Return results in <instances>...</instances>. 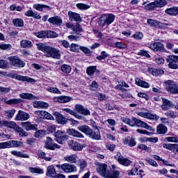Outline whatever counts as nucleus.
<instances>
[{"instance_id": "1", "label": "nucleus", "mask_w": 178, "mask_h": 178, "mask_svg": "<svg viewBox=\"0 0 178 178\" xmlns=\"http://www.w3.org/2000/svg\"><path fill=\"white\" fill-rule=\"evenodd\" d=\"M37 48L38 51H42L45 54L47 58H53V59H60V54H59V50L48 46L44 43H37Z\"/></svg>"}, {"instance_id": "2", "label": "nucleus", "mask_w": 178, "mask_h": 178, "mask_svg": "<svg viewBox=\"0 0 178 178\" xmlns=\"http://www.w3.org/2000/svg\"><path fill=\"white\" fill-rule=\"evenodd\" d=\"M122 122L127 124H129V126H131L132 127L137 126L138 127H144L145 129H147V130H149V131H155V129L152 128V127L136 118H132V119L125 118H123Z\"/></svg>"}, {"instance_id": "3", "label": "nucleus", "mask_w": 178, "mask_h": 178, "mask_svg": "<svg viewBox=\"0 0 178 178\" xmlns=\"http://www.w3.org/2000/svg\"><path fill=\"white\" fill-rule=\"evenodd\" d=\"M115 22V15L113 14L103 15L98 20V24L100 27H105L106 26H109Z\"/></svg>"}, {"instance_id": "4", "label": "nucleus", "mask_w": 178, "mask_h": 178, "mask_svg": "<svg viewBox=\"0 0 178 178\" xmlns=\"http://www.w3.org/2000/svg\"><path fill=\"white\" fill-rule=\"evenodd\" d=\"M21 126L26 130V131H29V130H33L35 132V134H45L46 131L44 130H38V125L35 124H32L30 122H22Z\"/></svg>"}, {"instance_id": "5", "label": "nucleus", "mask_w": 178, "mask_h": 178, "mask_svg": "<svg viewBox=\"0 0 178 178\" xmlns=\"http://www.w3.org/2000/svg\"><path fill=\"white\" fill-rule=\"evenodd\" d=\"M1 123L2 124H3V126H6V127H8L9 129H13V130H15L16 133H18V134H26V131H24V129H23V128L16 124V122H15L3 121L1 122Z\"/></svg>"}, {"instance_id": "6", "label": "nucleus", "mask_w": 178, "mask_h": 178, "mask_svg": "<svg viewBox=\"0 0 178 178\" xmlns=\"http://www.w3.org/2000/svg\"><path fill=\"white\" fill-rule=\"evenodd\" d=\"M8 59L10 65L14 66V67H24L26 66V63L16 56H10Z\"/></svg>"}, {"instance_id": "7", "label": "nucleus", "mask_w": 178, "mask_h": 178, "mask_svg": "<svg viewBox=\"0 0 178 178\" xmlns=\"http://www.w3.org/2000/svg\"><path fill=\"white\" fill-rule=\"evenodd\" d=\"M56 168L58 169H62L65 173H72V172H77V167L74 165H70L69 163L57 164Z\"/></svg>"}, {"instance_id": "8", "label": "nucleus", "mask_w": 178, "mask_h": 178, "mask_svg": "<svg viewBox=\"0 0 178 178\" xmlns=\"http://www.w3.org/2000/svg\"><path fill=\"white\" fill-rule=\"evenodd\" d=\"M115 159L118 161L120 165H122L123 166H130L133 162L129 160V159L124 158L120 152L117 153L116 156H115Z\"/></svg>"}, {"instance_id": "9", "label": "nucleus", "mask_w": 178, "mask_h": 178, "mask_svg": "<svg viewBox=\"0 0 178 178\" xmlns=\"http://www.w3.org/2000/svg\"><path fill=\"white\" fill-rule=\"evenodd\" d=\"M97 172L100 176L102 177H106L108 173L109 172V170H108V165L106 163H97Z\"/></svg>"}, {"instance_id": "10", "label": "nucleus", "mask_w": 178, "mask_h": 178, "mask_svg": "<svg viewBox=\"0 0 178 178\" xmlns=\"http://www.w3.org/2000/svg\"><path fill=\"white\" fill-rule=\"evenodd\" d=\"M167 91L170 94H178V86L173 81H167L165 82Z\"/></svg>"}, {"instance_id": "11", "label": "nucleus", "mask_w": 178, "mask_h": 178, "mask_svg": "<svg viewBox=\"0 0 178 178\" xmlns=\"http://www.w3.org/2000/svg\"><path fill=\"white\" fill-rule=\"evenodd\" d=\"M47 20L50 24H52V26H55L56 27H62V26H63V21L60 16L56 15L54 17H51Z\"/></svg>"}, {"instance_id": "12", "label": "nucleus", "mask_w": 178, "mask_h": 178, "mask_svg": "<svg viewBox=\"0 0 178 178\" xmlns=\"http://www.w3.org/2000/svg\"><path fill=\"white\" fill-rule=\"evenodd\" d=\"M11 79H15L16 80H19V81H26V83H35V79L29 77L24 76L22 75H19L17 74H11Z\"/></svg>"}, {"instance_id": "13", "label": "nucleus", "mask_w": 178, "mask_h": 178, "mask_svg": "<svg viewBox=\"0 0 178 178\" xmlns=\"http://www.w3.org/2000/svg\"><path fill=\"white\" fill-rule=\"evenodd\" d=\"M44 148H46L47 149H51V151H55L56 148L59 149V148H60V146H59V145L54 143L52 141V138H47V139L45 141Z\"/></svg>"}, {"instance_id": "14", "label": "nucleus", "mask_w": 178, "mask_h": 178, "mask_svg": "<svg viewBox=\"0 0 178 178\" xmlns=\"http://www.w3.org/2000/svg\"><path fill=\"white\" fill-rule=\"evenodd\" d=\"M170 69H178L177 60L175 56L170 55L166 58Z\"/></svg>"}, {"instance_id": "15", "label": "nucleus", "mask_w": 178, "mask_h": 178, "mask_svg": "<svg viewBox=\"0 0 178 178\" xmlns=\"http://www.w3.org/2000/svg\"><path fill=\"white\" fill-rule=\"evenodd\" d=\"M162 105H161V109L163 111H169V109H172L173 106H175V104H173V102L165 99V97H162Z\"/></svg>"}, {"instance_id": "16", "label": "nucleus", "mask_w": 178, "mask_h": 178, "mask_svg": "<svg viewBox=\"0 0 178 178\" xmlns=\"http://www.w3.org/2000/svg\"><path fill=\"white\" fill-rule=\"evenodd\" d=\"M69 145L71 149L73 151H82L84 147H86V145H81L75 140H70L69 142Z\"/></svg>"}, {"instance_id": "17", "label": "nucleus", "mask_w": 178, "mask_h": 178, "mask_svg": "<svg viewBox=\"0 0 178 178\" xmlns=\"http://www.w3.org/2000/svg\"><path fill=\"white\" fill-rule=\"evenodd\" d=\"M68 17L70 22H78L80 23L83 20L81 17H80V14L72 11H68Z\"/></svg>"}, {"instance_id": "18", "label": "nucleus", "mask_w": 178, "mask_h": 178, "mask_svg": "<svg viewBox=\"0 0 178 178\" xmlns=\"http://www.w3.org/2000/svg\"><path fill=\"white\" fill-rule=\"evenodd\" d=\"M35 115H38L40 119H47V120H54V117L49 113L44 111H35Z\"/></svg>"}, {"instance_id": "19", "label": "nucleus", "mask_w": 178, "mask_h": 178, "mask_svg": "<svg viewBox=\"0 0 178 178\" xmlns=\"http://www.w3.org/2000/svg\"><path fill=\"white\" fill-rule=\"evenodd\" d=\"M138 115V116H141V118H145V119H150L151 120H158V119H159V116H158V115L150 113L139 112Z\"/></svg>"}, {"instance_id": "20", "label": "nucleus", "mask_w": 178, "mask_h": 178, "mask_svg": "<svg viewBox=\"0 0 178 178\" xmlns=\"http://www.w3.org/2000/svg\"><path fill=\"white\" fill-rule=\"evenodd\" d=\"M54 116L58 124H66V123H67L66 117L63 116V115L60 114L59 112L54 113Z\"/></svg>"}, {"instance_id": "21", "label": "nucleus", "mask_w": 178, "mask_h": 178, "mask_svg": "<svg viewBox=\"0 0 178 178\" xmlns=\"http://www.w3.org/2000/svg\"><path fill=\"white\" fill-rule=\"evenodd\" d=\"M73 98L70 96H60L54 97V102H59V104H66L67 102H70Z\"/></svg>"}, {"instance_id": "22", "label": "nucleus", "mask_w": 178, "mask_h": 178, "mask_svg": "<svg viewBox=\"0 0 178 178\" xmlns=\"http://www.w3.org/2000/svg\"><path fill=\"white\" fill-rule=\"evenodd\" d=\"M75 109L78 113H81V115H83V116H87V115H91L90 111L81 104H76Z\"/></svg>"}, {"instance_id": "23", "label": "nucleus", "mask_w": 178, "mask_h": 178, "mask_svg": "<svg viewBox=\"0 0 178 178\" xmlns=\"http://www.w3.org/2000/svg\"><path fill=\"white\" fill-rule=\"evenodd\" d=\"M30 119V114L22 111H19L18 114L15 117V120H29Z\"/></svg>"}, {"instance_id": "24", "label": "nucleus", "mask_w": 178, "mask_h": 178, "mask_svg": "<svg viewBox=\"0 0 178 178\" xmlns=\"http://www.w3.org/2000/svg\"><path fill=\"white\" fill-rule=\"evenodd\" d=\"M7 148H17L19 147H23L22 142L17 140H10L6 142Z\"/></svg>"}, {"instance_id": "25", "label": "nucleus", "mask_w": 178, "mask_h": 178, "mask_svg": "<svg viewBox=\"0 0 178 178\" xmlns=\"http://www.w3.org/2000/svg\"><path fill=\"white\" fill-rule=\"evenodd\" d=\"M149 48L155 52L158 51H163L164 49L163 44L158 42L150 44Z\"/></svg>"}, {"instance_id": "26", "label": "nucleus", "mask_w": 178, "mask_h": 178, "mask_svg": "<svg viewBox=\"0 0 178 178\" xmlns=\"http://www.w3.org/2000/svg\"><path fill=\"white\" fill-rule=\"evenodd\" d=\"M165 13L169 15V16H177L178 15V6H172L165 10Z\"/></svg>"}, {"instance_id": "27", "label": "nucleus", "mask_w": 178, "mask_h": 178, "mask_svg": "<svg viewBox=\"0 0 178 178\" xmlns=\"http://www.w3.org/2000/svg\"><path fill=\"white\" fill-rule=\"evenodd\" d=\"M147 72L152 76H159L160 74H163L165 73V71L163 70H159V69H155V68H151L148 67L147 68Z\"/></svg>"}, {"instance_id": "28", "label": "nucleus", "mask_w": 178, "mask_h": 178, "mask_svg": "<svg viewBox=\"0 0 178 178\" xmlns=\"http://www.w3.org/2000/svg\"><path fill=\"white\" fill-rule=\"evenodd\" d=\"M135 81L137 86H139V87H143V88H149V83H148L145 81H143L139 78H136Z\"/></svg>"}, {"instance_id": "29", "label": "nucleus", "mask_w": 178, "mask_h": 178, "mask_svg": "<svg viewBox=\"0 0 178 178\" xmlns=\"http://www.w3.org/2000/svg\"><path fill=\"white\" fill-rule=\"evenodd\" d=\"M46 175L48 176V177H55V176H56V171L55 170V168H54V165H50L47 167V172L46 173Z\"/></svg>"}, {"instance_id": "30", "label": "nucleus", "mask_w": 178, "mask_h": 178, "mask_svg": "<svg viewBox=\"0 0 178 178\" xmlns=\"http://www.w3.org/2000/svg\"><path fill=\"white\" fill-rule=\"evenodd\" d=\"M79 130L85 134H92V129L87 125H82L78 127Z\"/></svg>"}, {"instance_id": "31", "label": "nucleus", "mask_w": 178, "mask_h": 178, "mask_svg": "<svg viewBox=\"0 0 178 178\" xmlns=\"http://www.w3.org/2000/svg\"><path fill=\"white\" fill-rule=\"evenodd\" d=\"M156 131L159 134H166L168 133V127L163 124H160L156 127Z\"/></svg>"}, {"instance_id": "32", "label": "nucleus", "mask_w": 178, "mask_h": 178, "mask_svg": "<svg viewBox=\"0 0 178 178\" xmlns=\"http://www.w3.org/2000/svg\"><path fill=\"white\" fill-rule=\"evenodd\" d=\"M33 106H34V108H48L49 106V104H48V103H45L44 102L35 101L33 102Z\"/></svg>"}, {"instance_id": "33", "label": "nucleus", "mask_w": 178, "mask_h": 178, "mask_svg": "<svg viewBox=\"0 0 178 178\" xmlns=\"http://www.w3.org/2000/svg\"><path fill=\"white\" fill-rule=\"evenodd\" d=\"M63 111H64V112H67V113H70V115H72V116H74L76 119H83V116L79 115L77 112L70 108H63Z\"/></svg>"}, {"instance_id": "34", "label": "nucleus", "mask_w": 178, "mask_h": 178, "mask_svg": "<svg viewBox=\"0 0 178 178\" xmlns=\"http://www.w3.org/2000/svg\"><path fill=\"white\" fill-rule=\"evenodd\" d=\"M33 8L36 10H39V12H42V9H47V10H51V9H52L49 6L44 4H35Z\"/></svg>"}, {"instance_id": "35", "label": "nucleus", "mask_w": 178, "mask_h": 178, "mask_svg": "<svg viewBox=\"0 0 178 178\" xmlns=\"http://www.w3.org/2000/svg\"><path fill=\"white\" fill-rule=\"evenodd\" d=\"M124 144L129 145V147H135L136 143V140H134V138L128 136L124 140Z\"/></svg>"}, {"instance_id": "36", "label": "nucleus", "mask_w": 178, "mask_h": 178, "mask_svg": "<svg viewBox=\"0 0 178 178\" xmlns=\"http://www.w3.org/2000/svg\"><path fill=\"white\" fill-rule=\"evenodd\" d=\"M55 138L58 144H62L63 141H65V140H67V138H69V136L67 135L62 136L60 134H55Z\"/></svg>"}, {"instance_id": "37", "label": "nucleus", "mask_w": 178, "mask_h": 178, "mask_svg": "<svg viewBox=\"0 0 178 178\" xmlns=\"http://www.w3.org/2000/svg\"><path fill=\"white\" fill-rule=\"evenodd\" d=\"M20 98L22 99H37V97L33 96L31 93H21L19 95Z\"/></svg>"}, {"instance_id": "38", "label": "nucleus", "mask_w": 178, "mask_h": 178, "mask_svg": "<svg viewBox=\"0 0 178 178\" xmlns=\"http://www.w3.org/2000/svg\"><path fill=\"white\" fill-rule=\"evenodd\" d=\"M120 175V172L119 171H112L109 170L107 175L106 176V178H119V175Z\"/></svg>"}, {"instance_id": "39", "label": "nucleus", "mask_w": 178, "mask_h": 178, "mask_svg": "<svg viewBox=\"0 0 178 178\" xmlns=\"http://www.w3.org/2000/svg\"><path fill=\"white\" fill-rule=\"evenodd\" d=\"M13 24L15 27H23L24 26V22L21 18L13 19Z\"/></svg>"}, {"instance_id": "40", "label": "nucleus", "mask_w": 178, "mask_h": 178, "mask_svg": "<svg viewBox=\"0 0 178 178\" xmlns=\"http://www.w3.org/2000/svg\"><path fill=\"white\" fill-rule=\"evenodd\" d=\"M22 48H31L33 47V42L30 40H23L20 42Z\"/></svg>"}, {"instance_id": "41", "label": "nucleus", "mask_w": 178, "mask_h": 178, "mask_svg": "<svg viewBox=\"0 0 178 178\" xmlns=\"http://www.w3.org/2000/svg\"><path fill=\"white\" fill-rule=\"evenodd\" d=\"M22 102H23L22 99H10V100L6 101L7 105H16L22 104Z\"/></svg>"}, {"instance_id": "42", "label": "nucleus", "mask_w": 178, "mask_h": 178, "mask_svg": "<svg viewBox=\"0 0 178 178\" xmlns=\"http://www.w3.org/2000/svg\"><path fill=\"white\" fill-rule=\"evenodd\" d=\"M45 155H47V154H45L44 152H42L41 150H38V156L39 158H41V159H44V161H47V162H50V161H52V158L47 157V156H45Z\"/></svg>"}, {"instance_id": "43", "label": "nucleus", "mask_w": 178, "mask_h": 178, "mask_svg": "<svg viewBox=\"0 0 178 178\" xmlns=\"http://www.w3.org/2000/svg\"><path fill=\"white\" fill-rule=\"evenodd\" d=\"M78 166L80 168L79 173H81L87 168V161L86 160H79L78 161Z\"/></svg>"}, {"instance_id": "44", "label": "nucleus", "mask_w": 178, "mask_h": 178, "mask_svg": "<svg viewBox=\"0 0 178 178\" xmlns=\"http://www.w3.org/2000/svg\"><path fill=\"white\" fill-rule=\"evenodd\" d=\"M156 8H163L168 5V1L166 0H156L154 1Z\"/></svg>"}, {"instance_id": "45", "label": "nucleus", "mask_w": 178, "mask_h": 178, "mask_svg": "<svg viewBox=\"0 0 178 178\" xmlns=\"http://www.w3.org/2000/svg\"><path fill=\"white\" fill-rule=\"evenodd\" d=\"M35 35L38 38H47L48 31H41L39 32H35Z\"/></svg>"}, {"instance_id": "46", "label": "nucleus", "mask_w": 178, "mask_h": 178, "mask_svg": "<svg viewBox=\"0 0 178 178\" xmlns=\"http://www.w3.org/2000/svg\"><path fill=\"white\" fill-rule=\"evenodd\" d=\"M65 161L67 162H70V163H77V159H76V156L70 155L69 156L64 157Z\"/></svg>"}, {"instance_id": "47", "label": "nucleus", "mask_w": 178, "mask_h": 178, "mask_svg": "<svg viewBox=\"0 0 178 178\" xmlns=\"http://www.w3.org/2000/svg\"><path fill=\"white\" fill-rule=\"evenodd\" d=\"M31 173H37L38 175H43L44 170L38 168H29Z\"/></svg>"}, {"instance_id": "48", "label": "nucleus", "mask_w": 178, "mask_h": 178, "mask_svg": "<svg viewBox=\"0 0 178 178\" xmlns=\"http://www.w3.org/2000/svg\"><path fill=\"white\" fill-rule=\"evenodd\" d=\"M11 154L12 155H15V156H19L20 158H30V156H29L27 154H23L22 152L12 151Z\"/></svg>"}, {"instance_id": "49", "label": "nucleus", "mask_w": 178, "mask_h": 178, "mask_svg": "<svg viewBox=\"0 0 178 178\" xmlns=\"http://www.w3.org/2000/svg\"><path fill=\"white\" fill-rule=\"evenodd\" d=\"M95 72H97L96 66L88 67L86 70V73L88 74V76H93Z\"/></svg>"}, {"instance_id": "50", "label": "nucleus", "mask_w": 178, "mask_h": 178, "mask_svg": "<svg viewBox=\"0 0 178 178\" xmlns=\"http://www.w3.org/2000/svg\"><path fill=\"white\" fill-rule=\"evenodd\" d=\"M60 70L63 73H70L72 72V67L69 65L64 64L60 67Z\"/></svg>"}, {"instance_id": "51", "label": "nucleus", "mask_w": 178, "mask_h": 178, "mask_svg": "<svg viewBox=\"0 0 178 178\" xmlns=\"http://www.w3.org/2000/svg\"><path fill=\"white\" fill-rule=\"evenodd\" d=\"M159 23H161V22H159L157 20H154L152 19H147V24L151 26V27H156V26H159Z\"/></svg>"}, {"instance_id": "52", "label": "nucleus", "mask_w": 178, "mask_h": 178, "mask_svg": "<svg viewBox=\"0 0 178 178\" xmlns=\"http://www.w3.org/2000/svg\"><path fill=\"white\" fill-rule=\"evenodd\" d=\"M163 148H165V149H169V151L175 152V147H176V144L164 143L163 144Z\"/></svg>"}, {"instance_id": "53", "label": "nucleus", "mask_w": 178, "mask_h": 178, "mask_svg": "<svg viewBox=\"0 0 178 178\" xmlns=\"http://www.w3.org/2000/svg\"><path fill=\"white\" fill-rule=\"evenodd\" d=\"M15 113H16V110L15 109L5 111V115L8 119H12L15 115Z\"/></svg>"}, {"instance_id": "54", "label": "nucleus", "mask_w": 178, "mask_h": 178, "mask_svg": "<svg viewBox=\"0 0 178 178\" xmlns=\"http://www.w3.org/2000/svg\"><path fill=\"white\" fill-rule=\"evenodd\" d=\"M73 31L74 32V34L79 35V33H83V28H81V25L76 24L75 27L73 28Z\"/></svg>"}, {"instance_id": "55", "label": "nucleus", "mask_w": 178, "mask_h": 178, "mask_svg": "<svg viewBox=\"0 0 178 178\" xmlns=\"http://www.w3.org/2000/svg\"><path fill=\"white\" fill-rule=\"evenodd\" d=\"M46 90L49 91V92H52L53 94H62V92H60L58 88L50 87L47 88Z\"/></svg>"}, {"instance_id": "56", "label": "nucleus", "mask_w": 178, "mask_h": 178, "mask_svg": "<svg viewBox=\"0 0 178 178\" xmlns=\"http://www.w3.org/2000/svg\"><path fill=\"white\" fill-rule=\"evenodd\" d=\"M115 46L116 48H118L119 49H126L127 48V44L121 42H115Z\"/></svg>"}, {"instance_id": "57", "label": "nucleus", "mask_w": 178, "mask_h": 178, "mask_svg": "<svg viewBox=\"0 0 178 178\" xmlns=\"http://www.w3.org/2000/svg\"><path fill=\"white\" fill-rule=\"evenodd\" d=\"M80 45L72 43L71 44L70 48V51H72V52H77L79 51V49H80Z\"/></svg>"}, {"instance_id": "58", "label": "nucleus", "mask_w": 178, "mask_h": 178, "mask_svg": "<svg viewBox=\"0 0 178 178\" xmlns=\"http://www.w3.org/2000/svg\"><path fill=\"white\" fill-rule=\"evenodd\" d=\"M145 8L147 10H153V9H155V8H156V6L155 4V1L147 4L145 6Z\"/></svg>"}, {"instance_id": "59", "label": "nucleus", "mask_w": 178, "mask_h": 178, "mask_svg": "<svg viewBox=\"0 0 178 178\" xmlns=\"http://www.w3.org/2000/svg\"><path fill=\"white\" fill-rule=\"evenodd\" d=\"M76 8H78V9H80L81 10H86L87 9H89L90 6L84 3H77Z\"/></svg>"}, {"instance_id": "60", "label": "nucleus", "mask_w": 178, "mask_h": 178, "mask_svg": "<svg viewBox=\"0 0 178 178\" xmlns=\"http://www.w3.org/2000/svg\"><path fill=\"white\" fill-rule=\"evenodd\" d=\"M105 145L106 149H108V151H111V152H113L116 148V145L115 144L106 143Z\"/></svg>"}, {"instance_id": "61", "label": "nucleus", "mask_w": 178, "mask_h": 178, "mask_svg": "<svg viewBox=\"0 0 178 178\" xmlns=\"http://www.w3.org/2000/svg\"><path fill=\"white\" fill-rule=\"evenodd\" d=\"M9 66V63L5 60H0V68L6 69Z\"/></svg>"}, {"instance_id": "62", "label": "nucleus", "mask_w": 178, "mask_h": 178, "mask_svg": "<svg viewBox=\"0 0 178 178\" xmlns=\"http://www.w3.org/2000/svg\"><path fill=\"white\" fill-rule=\"evenodd\" d=\"M83 54H86V55H91V50L88 49V47L81 46L80 49Z\"/></svg>"}, {"instance_id": "63", "label": "nucleus", "mask_w": 178, "mask_h": 178, "mask_svg": "<svg viewBox=\"0 0 178 178\" xmlns=\"http://www.w3.org/2000/svg\"><path fill=\"white\" fill-rule=\"evenodd\" d=\"M58 35V33H56V32L47 31V38H56Z\"/></svg>"}, {"instance_id": "64", "label": "nucleus", "mask_w": 178, "mask_h": 178, "mask_svg": "<svg viewBox=\"0 0 178 178\" xmlns=\"http://www.w3.org/2000/svg\"><path fill=\"white\" fill-rule=\"evenodd\" d=\"M168 143H178V138L170 136L165 138Z\"/></svg>"}]
</instances>
